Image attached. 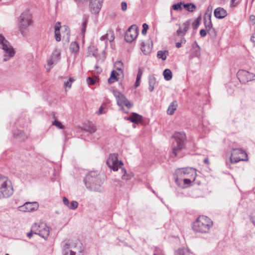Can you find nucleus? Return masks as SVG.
I'll return each instance as SVG.
<instances>
[{
	"mask_svg": "<svg viewBox=\"0 0 255 255\" xmlns=\"http://www.w3.org/2000/svg\"><path fill=\"white\" fill-rule=\"evenodd\" d=\"M104 177L97 171H91L86 176L84 181L87 188L95 191H102L101 185L104 182Z\"/></svg>",
	"mask_w": 255,
	"mask_h": 255,
	"instance_id": "obj_1",
	"label": "nucleus"
},
{
	"mask_svg": "<svg viewBox=\"0 0 255 255\" xmlns=\"http://www.w3.org/2000/svg\"><path fill=\"white\" fill-rule=\"evenodd\" d=\"M213 225V221L208 217L200 216L193 223L192 229L196 233L206 234L209 233Z\"/></svg>",
	"mask_w": 255,
	"mask_h": 255,
	"instance_id": "obj_2",
	"label": "nucleus"
},
{
	"mask_svg": "<svg viewBox=\"0 0 255 255\" xmlns=\"http://www.w3.org/2000/svg\"><path fill=\"white\" fill-rule=\"evenodd\" d=\"M175 141L173 142L172 151L171 154L172 157H181L182 155L180 151L184 148V141L186 139V135L184 132H175L172 136Z\"/></svg>",
	"mask_w": 255,
	"mask_h": 255,
	"instance_id": "obj_3",
	"label": "nucleus"
},
{
	"mask_svg": "<svg viewBox=\"0 0 255 255\" xmlns=\"http://www.w3.org/2000/svg\"><path fill=\"white\" fill-rule=\"evenodd\" d=\"M13 193L11 182L4 176H0V199L8 198Z\"/></svg>",
	"mask_w": 255,
	"mask_h": 255,
	"instance_id": "obj_4",
	"label": "nucleus"
},
{
	"mask_svg": "<svg viewBox=\"0 0 255 255\" xmlns=\"http://www.w3.org/2000/svg\"><path fill=\"white\" fill-rule=\"evenodd\" d=\"M196 176V170L193 168H182L176 170L174 174L175 182L178 184L179 182L184 178H191L195 179Z\"/></svg>",
	"mask_w": 255,
	"mask_h": 255,
	"instance_id": "obj_5",
	"label": "nucleus"
},
{
	"mask_svg": "<svg viewBox=\"0 0 255 255\" xmlns=\"http://www.w3.org/2000/svg\"><path fill=\"white\" fill-rule=\"evenodd\" d=\"M0 48L3 50V61L6 62L13 57L15 55V51L9 42L0 34Z\"/></svg>",
	"mask_w": 255,
	"mask_h": 255,
	"instance_id": "obj_6",
	"label": "nucleus"
},
{
	"mask_svg": "<svg viewBox=\"0 0 255 255\" xmlns=\"http://www.w3.org/2000/svg\"><path fill=\"white\" fill-rule=\"evenodd\" d=\"M31 232L44 239H47L49 235V228L44 223L34 224L31 227Z\"/></svg>",
	"mask_w": 255,
	"mask_h": 255,
	"instance_id": "obj_7",
	"label": "nucleus"
},
{
	"mask_svg": "<svg viewBox=\"0 0 255 255\" xmlns=\"http://www.w3.org/2000/svg\"><path fill=\"white\" fill-rule=\"evenodd\" d=\"M63 250L64 252H68L69 255H83L82 253L83 248L81 243L80 242H77L72 244L65 243L63 246Z\"/></svg>",
	"mask_w": 255,
	"mask_h": 255,
	"instance_id": "obj_8",
	"label": "nucleus"
},
{
	"mask_svg": "<svg viewBox=\"0 0 255 255\" xmlns=\"http://www.w3.org/2000/svg\"><path fill=\"white\" fill-rule=\"evenodd\" d=\"M31 14L28 11H25L21 14L19 16L18 26L22 33L31 24Z\"/></svg>",
	"mask_w": 255,
	"mask_h": 255,
	"instance_id": "obj_9",
	"label": "nucleus"
},
{
	"mask_svg": "<svg viewBox=\"0 0 255 255\" xmlns=\"http://www.w3.org/2000/svg\"><path fill=\"white\" fill-rule=\"evenodd\" d=\"M230 157L232 163H236L241 160H248V155L242 148H233Z\"/></svg>",
	"mask_w": 255,
	"mask_h": 255,
	"instance_id": "obj_10",
	"label": "nucleus"
},
{
	"mask_svg": "<svg viewBox=\"0 0 255 255\" xmlns=\"http://www.w3.org/2000/svg\"><path fill=\"white\" fill-rule=\"evenodd\" d=\"M107 163L109 167L114 171H117L119 168H122L123 166V163L121 161L118 160L117 154L115 153L110 155Z\"/></svg>",
	"mask_w": 255,
	"mask_h": 255,
	"instance_id": "obj_11",
	"label": "nucleus"
},
{
	"mask_svg": "<svg viewBox=\"0 0 255 255\" xmlns=\"http://www.w3.org/2000/svg\"><path fill=\"white\" fill-rule=\"evenodd\" d=\"M113 93L117 99V104L119 106L122 107L125 106L128 109H130L132 106V104L128 101L123 94L116 90H114Z\"/></svg>",
	"mask_w": 255,
	"mask_h": 255,
	"instance_id": "obj_12",
	"label": "nucleus"
},
{
	"mask_svg": "<svg viewBox=\"0 0 255 255\" xmlns=\"http://www.w3.org/2000/svg\"><path fill=\"white\" fill-rule=\"evenodd\" d=\"M237 76L240 82L243 83L255 80V74L244 70H239Z\"/></svg>",
	"mask_w": 255,
	"mask_h": 255,
	"instance_id": "obj_13",
	"label": "nucleus"
},
{
	"mask_svg": "<svg viewBox=\"0 0 255 255\" xmlns=\"http://www.w3.org/2000/svg\"><path fill=\"white\" fill-rule=\"evenodd\" d=\"M138 30L135 25H132L126 31L125 38L128 42H131L137 36Z\"/></svg>",
	"mask_w": 255,
	"mask_h": 255,
	"instance_id": "obj_14",
	"label": "nucleus"
},
{
	"mask_svg": "<svg viewBox=\"0 0 255 255\" xmlns=\"http://www.w3.org/2000/svg\"><path fill=\"white\" fill-rule=\"evenodd\" d=\"M39 205L36 202H27L23 205L18 207V210L21 212H32L38 208Z\"/></svg>",
	"mask_w": 255,
	"mask_h": 255,
	"instance_id": "obj_15",
	"label": "nucleus"
},
{
	"mask_svg": "<svg viewBox=\"0 0 255 255\" xmlns=\"http://www.w3.org/2000/svg\"><path fill=\"white\" fill-rule=\"evenodd\" d=\"M102 0H91L89 7L90 11L93 13H98L102 7Z\"/></svg>",
	"mask_w": 255,
	"mask_h": 255,
	"instance_id": "obj_16",
	"label": "nucleus"
},
{
	"mask_svg": "<svg viewBox=\"0 0 255 255\" xmlns=\"http://www.w3.org/2000/svg\"><path fill=\"white\" fill-rule=\"evenodd\" d=\"M190 26V22L189 21H186L183 23L179 24V27L176 31L177 35L180 37H183L189 29Z\"/></svg>",
	"mask_w": 255,
	"mask_h": 255,
	"instance_id": "obj_17",
	"label": "nucleus"
},
{
	"mask_svg": "<svg viewBox=\"0 0 255 255\" xmlns=\"http://www.w3.org/2000/svg\"><path fill=\"white\" fill-rule=\"evenodd\" d=\"M61 52L60 50L55 49L52 53L51 58L47 61L48 65L49 66L57 63L60 59Z\"/></svg>",
	"mask_w": 255,
	"mask_h": 255,
	"instance_id": "obj_18",
	"label": "nucleus"
},
{
	"mask_svg": "<svg viewBox=\"0 0 255 255\" xmlns=\"http://www.w3.org/2000/svg\"><path fill=\"white\" fill-rule=\"evenodd\" d=\"M214 16L218 19H223L225 17L228 13L226 9L223 7H218L214 10Z\"/></svg>",
	"mask_w": 255,
	"mask_h": 255,
	"instance_id": "obj_19",
	"label": "nucleus"
},
{
	"mask_svg": "<svg viewBox=\"0 0 255 255\" xmlns=\"http://www.w3.org/2000/svg\"><path fill=\"white\" fill-rule=\"evenodd\" d=\"M142 117L135 113H132L131 115L128 118V120L132 123H138L142 120Z\"/></svg>",
	"mask_w": 255,
	"mask_h": 255,
	"instance_id": "obj_20",
	"label": "nucleus"
},
{
	"mask_svg": "<svg viewBox=\"0 0 255 255\" xmlns=\"http://www.w3.org/2000/svg\"><path fill=\"white\" fill-rule=\"evenodd\" d=\"M115 36L113 31L109 30L106 35H103L101 37V40H107L110 42H112L114 40Z\"/></svg>",
	"mask_w": 255,
	"mask_h": 255,
	"instance_id": "obj_21",
	"label": "nucleus"
},
{
	"mask_svg": "<svg viewBox=\"0 0 255 255\" xmlns=\"http://www.w3.org/2000/svg\"><path fill=\"white\" fill-rule=\"evenodd\" d=\"M178 104L177 101H173L169 106L168 109L167 110V113L169 115H172L174 111L176 110Z\"/></svg>",
	"mask_w": 255,
	"mask_h": 255,
	"instance_id": "obj_22",
	"label": "nucleus"
},
{
	"mask_svg": "<svg viewBox=\"0 0 255 255\" xmlns=\"http://www.w3.org/2000/svg\"><path fill=\"white\" fill-rule=\"evenodd\" d=\"M156 83V79L153 76H149L148 78L149 90L152 92L154 88V85Z\"/></svg>",
	"mask_w": 255,
	"mask_h": 255,
	"instance_id": "obj_23",
	"label": "nucleus"
},
{
	"mask_svg": "<svg viewBox=\"0 0 255 255\" xmlns=\"http://www.w3.org/2000/svg\"><path fill=\"white\" fill-rule=\"evenodd\" d=\"M193 52V54L194 56L199 57L200 55V47L197 42L195 41L192 45Z\"/></svg>",
	"mask_w": 255,
	"mask_h": 255,
	"instance_id": "obj_24",
	"label": "nucleus"
},
{
	"mask_svg": "<svg viewBox=\"0 0 255 255\" xmlns=\"http://www.w3.org/2000/svg\"><path fill=\"white\" fill-rule=\"evenodd\" d=\"M140 49L142 52L147 55L151 51V48L148 45L145 44L144 42H142L140 44Z\"/></svg>",
	"mask_w": 255,
	"mask_h": 255,
	"instance_id": "obj_25",
	"label": "nucleus"
},
{
	"mask_svg": "<svg viewBox=\"0 0 255 255\" xmlns=\"http://www.w3.org/2000/svg\"><path fill=\"white\" fill-rule=\"evenodd\" d=\"M204 24L206 27V30L210 34H211L212 33V30H213V31L214 32V29L213 28L211 18H209L208 21L205 20Z\"/></svg>",
	"mask_w": 255,
	"mask_h": 255,
	"instance_id": "obj_26",
	"label": "nucleus"
},
{
	"mask_svg": "<svg viewBox=\"0 0 255 255\" xmlns=\"http://www.w3.org/2000/svg\"><path fill=\"white\" fill-rule=\"evenodd\" d=\"M175 255H192L189 250L186 248H181L178 249L175 252Z\"/></svg>",
	"mask_w": 255,
	"mask_h": 255,
	"instance_id": "obj_27",
	"label": "nucleus"
},
{
	"mask_svg": "<svg viewBox=\"0 0 255 255\" xmlns=\"http://www.w3.org/2000/svg\"><path fill=\"white\" fill-rule=\"evenodd\" d=\"M70 50L72 53H77L79 49V46L77 42H72L70 45Z\"/></svg>",
	"mask_w": 255,
	"mask_h": 255,
	"instance_id": "obj_28",
	"label": "nucleus"
},
{
	"mask_svg": "<svg viewBox=\"0 0 255 255\" xmlns=\"http://www.w3.org/2000/svg\"><path fill=\"white\" fill-rule=\"evenodd\" d=\"M163 74L164 76V78L166 80L169 81L172 79V72L170 69H166L164 70Z\"/></svg>",
	"mask_w": 255,
	"mask_h": 255,
	"instance_id": "obj_29",
	"label": "nucleus"
},
{
	"mask_svg": "<svg viewBox=\"0 0 255 255\" xmlns=\"http://www.w3.org/2000/svg\"><path fill=\"white\" fill-rule=\"evenodd\" d=\"M14 136L20 141H23L26 138V136L22 131H18L17 133H14Z\"/></svg>",
	"mask_w": 255,
	"mask_h": 255,
	"instance_id": "obj_30",
	"label": "nucleus"
},
{
	"mask_svg": "<svg viewBox=\"0 0 255 255\" xmlns=\"http://www.w3.org/2000/svg\"><path fill=\"white\" fill-rule=\"evenodd\" d=\"M168 53V52L167 51L160 50L157 52V57L159 59L165 60L166 59L167 55Z\"/></svg>",
	"mask_w": 255,
	"mask_h": 255,
	"instance_id": "obj_31",
	"label": "nucleus"
},
{
	"mask_svg": "<svg viewBox=\"0 0 255 255\" xmlns=\"http://www.w3.org/2000/svg\"><path fill=\"white\" fill-rule=\"evenodd\" d=\"M84 130L86 132L92 133L95 132L96 131L97 129L95 126L93 125H89L88 126H85L84 128Z\"/></svg>",
	"mask_w": 255,
	"mask_h": 255,
	"instance_id": "obj_32",
	"label": "nucleus"
},
{
	"mask_svg": "<svg viewBox=\"0 0 255 255\" xmlns=\"http://www.w3.org/2000/svg\"><path fill=\"white\" fill-rule=\"evenodd\" d=\"M117 75H118V74L117 73V72L116 71H115L114 70H113L111 73L110 77L108 79L109 83L112 84V83H114L116 81H117Z\"/></svg>",
	"mask_w": 255,
	"mask_h": 255,
	"instance_id": "obj_33",
	"label": "nucleus"
},
{
	"mask_svg": "<svg viewBox=\"0 0 255 255\" xmlns=\"http://www.w3.org/2000/svg\"><path fill=\"white\" fill-rule=\"evenodd\" d=\"M184 7L189 11H193L196 8V6L194 4L192 3H188L183 4Z\"/></svg>",
	"mask_w": 255,
	"mask_h": 255,
	"instance_id": "obj_34",
	"label": "nucleus"
},
{
	"mask_svg": "<svg viewBox=\"0 0 255 255\" xmlns=\"http://www.w3.org/2000/svg\"><path fill=\"white\" fill-rule=\"evenodd\" d=\"M74 79L73 78L70 77L69 80L65 82L64 84V87L65 89L68 88L69 89L71 88L72 83L74 81Z\"/></svg>",
	"mask_w": 255,
	"mask_h": 255,
	"instance_id": "obj_35",
	"label": "nucleus"
},
{
	"mask_svg": "<svg viewBox=\"0 0 255 255\" xmlns=\"http://www.w3.org/2000/svg\"><path fill=\"white\" fill-rule=\"evenodd\" d=\"M122 173H124V174L122 176V179L128 180L130 179H131L132 177L131 174H127L126 170L125 169H122Z\"/></svg>",
	"mask_w": 255,
	"mask_h": 255,
	"instance_id": "obj_36",
	"label": "nucleus"
},
{
	"mask_svg": "<svg viewBox=\"0 0 255 255\" xmlns=\"http://www.w3.org/2000/svg\"><path fill=\"white\" fill-rule=\"evenodd\" d=\"M52 125L56 126L57 128L59 129H63L64 128V126L62 124V123L58 121L57 120H55L52 122Z\"/></svg>",
	"mask_w": 255,
	"mask_h": 255,
	"instance_id": "obj_37",
	"label": "nucleus"
},
{
	"mask_svg": "<svg viewBox=\"0 0 255 255\" xmlns=\"http://www.w3.org/2000/svg\"><path fill=\"white\" fill-rule=\"evenodd\" d=\"M78 206V203L76 201H72L70 203L68 208L71 210H75Z\"/></svg>",
	"mask_w": 255,
	"mask_h": 255,
	"instance_id": "obj_38",
	"label": "nucleus"
},
{
	"mask_svg": "<svg viewBox=\"0 0 255 255\" xmlns=\"http://www.w3.org/2000/svg\"><path fill=\"white\" fill-rule=\"evenodd\" d=\"M115 67L117 70L122 72L123 67V63L121 61H118L115 63Z\"/></svg>",
	"mask_w": 255,
	"mask_h": 255,
	"instance_id": "obj_39",
	"label": "nucleus"
},
{
	"mask_svg": "<svg viewBox=\"0 0 255 255\" xmlns=\"http://www.w3.org/2000/svg\"><path fill=\"white\" fill-rule=\"evenodd\" d=\"M182 2L174 4L172 5V8L175 10H181L182 9Z\"/></svg>",
	"mask_w": 255,
	"mask_h": 255,
	"instance_id": "obj_40",
	"label": "nucleus"
},
{
	"mask_svg": "<svg viewBox=\"0 0 255 255\" xmlns=\"http://www.w3.org/2000/svg\"><path fill=\"white\" fill-rule=\"evenodd\" d=\"M195 179H192L191 178H184L182 179L185 185H190L192 181H194Z\"/></svg>",
	"mask_w": 255,
	"mask_h": 255,
	"instance_id": "obj_41",
	"label": "nucleus"
},
{
	"mask_svg": "<svg viewBox=\"0 0 255 255\" xmlns=\"http://www.w3.org/2000/svg\"><path fill=\"white\" fill-rule=\"evenodd\" d=\"M200 20H201V18L198 17L196 19V21L194 23H193L192 26H193V28L194 29H196L198 27V26L200 24Z\"/></svg>",
	"mask_w": 255,
	"mask_h": 255,
	"instance_id": "obj_42",
	"label": "nucleus"
},
{
	"mask_svg": "<svg viewBox=\"0 0 255 255\" xmlns=\"http://www.w3.org/2000/svg\"><path fill=\"white\" fill-rule=\"evenodd\" d=\"M148 29V25L146 23L142 24V30L141 33L143 35H145L147 33V30Z\"/></svg>",
	"mask_w": 255,
	"mask_h": 255,
	"instance_id": "obj_43",
	"label": "nucleus"
},
{
	"mask_svg": "<svg viewBox=\"0 0 255 255\" xmlns=\"http://www.w3.org/2000/svg\"><path fill=\"white\" fill-rule=\"evenodd\" d=\"M87 82L89 85H94L96 83V79L91 77H88L87 79Z\"/></svg>",
	"mask_w": 255,
	"mask_h": 255,
	"instance_id": "obj_44",
	"label": "nucleus"
},
{
	"mask_svg": "<svg viewBox=\"0 0 255 255\" xmlns=\"http://www.w3.org/2000/svg\"><path fill=\"white\" fill-rule=\"evenodd\" d=\"M55 37L57 41H60L61 40V35L59 31H55Z\"/></svg>",
	"mask_w": 255,
	"mask_h": 255,
	"instance_id": "obj_45",
	"label": "nucleus"
},
{
	"mask_svg": "<svg viewBox=\"0 0 255 255\" xmlns=\"http://www.w3.org/2000/svg\"><path fill=\"white\" fill-rule=\"evenodd\" d=\"M143 71V68H139L138 70V73L137 74L136 77H138V78H141L142 73Z\"/></svg>",
	"mask_w": 255,
	"mask_h": 255,
	"instance_id": "obj_46",
	"label": "nucleus"
},
{
	"mask_svg": "<svg viewBox=\"0 0 255 255\" xmlns=\"http://www.w3.org/2000/svg\"><path fill=\"white\" fill-rule=\"evenodd\" d=\"M63 202L65 206H66L68 207H69V206L70 205V203H69V200H68V199L66 197H64L63 198Z\"/></svg>",
	"mask_w": 255,
	"mask_h": 255,
	"instance_id": "obj_47",
	"label": "nucleus"
},
{
	"mask_svg": "<svg viewBox=\"0 0 255 255\" xmlns=\"http://www.w3.org/2000/svg\"><path fill=\"white\" fill-rule=\"evenodd\" d=\"M121 8L123 11H125L127 9V3L125 1H123L121 3Z\"/></svg>",
	"mask_w": 255,
	"mask_h": 255,
	"instance_id": "obj_48",
	"label": "nucleus"
},
{
	"mask_svg": "<svg viewBox=\"0 0 255 255\" xmlns=\"http://www.w3.org/2000/svg\"><path fill=\"white\" fill-rule=\"evenodd\" d=\"M207 30L205 29H201L200 31V34L201 37H205L207 34Z\"/></svg>",
	"mask_w": 255,
	"mask_h": 255,
	"instance_id": "obj_49",
	"label": "nucleus"
},
{
	"mask_svg": "<svg viewBox=\"0 0 255 255\" xmlns=\"http://www.w3.org/2000/svg\"><path fill=\"white\" fill-rule=\"evenodd\" d=\"M251 220L252 222L255 226V212L252 213L251 216Z\"/></svg>",
	"mask_w": 255,
	"mask_h": 255,
	"instance_id": "obj_50",
	"label": "nucleus"
},
{
	"mask_svg": "<svg viewBox=\"0 0 255 255\" xmlns=\"http://www.w3.org/2000/svg\"><path fill=\"white\" fill-rule=\"evenodd\" d=\"M251 42H253V45L255 46V32L252 34V35L251 37Z\"/></svg>",
	"mask_w": 255,
	"mask_h": 255,
	"instance_id": "obj_51",
	"label": "nucleus"
},
{
	"mask_svg": "<svg viewBox=\"0 0 255 255\" xmlns=\"http://www.w3.org/2000/svg\"><path fill=\"white\" fill-rule=\"evenodd\" d=\"M141 78H138L136 77V81L135 83V87H137L140 85V80Z\"/></svg>",
	"mask_w": 255,
	"mask_h": 255,
	"instance_id": "obj_52",
	"label": "nucleus"
},
{
	"mask_svg": "<svg viewBox=\"0 0 255 255\" xmlns=\"http://www.w3.org/2000/svg\"><path fill=\"white\" fill-rule=\"evenodd\" d=\"M250 20L252 22L253 24H255V16L252 15L250 16Z\"/></svg>",
	"mask_w": 255,
	"mask_h": 255,
	"instance_id": "obj_53",
	"label": "nucleus"
},
{
	"mask_svg": "<svg viewBox=\"0 0 255 255\" xmlns=\"http://www.w3.org/2000/svg\"><path fill=\"white\" fill-rule=\"evenodd\" d=\"M59 24H60L59 22H57L56 24V25L55 26V31H59L60 27V26H59Z\"/></svg>",
	"mask_w": 255,
	"mask_h": 255,
	"instance_id": "obj_54",
	"label": "nucleus"
},
{
	"mask_svg": "<svg viewBox=\"0 0 255 255\" xmlns=\"http://www.w3.org/2000/svg\"><path fill=\"white\" fill-rule=\"evenodd\" d=\"M104 109V108L103 106H101L97 112L98 115H101V114L104 113V112H103Z\"/></svg>",
	"mask_w": 255,
	"mask_h": 255,
	"instance_id": "obj_55",
	"label": "nucleus"
},
{
	"mask_svg": "<svg viewBox=\"0 0 255 255\" xmlns=\"http://www.w3.org/2000/svg\"><path fill=\"white\" fill-rule=\"evenodd\" d=\"M211 10H212V7L211 6H208V7L207 8V11L209 12L210 18L211 17Z\"/></svg>",
	"mask_w": 255,
	"mask_h": 255,
	"instance_id": "obj_56",
	"label": "nucleus"
},
{
	"mask_svg": "<svg viewBox=\"0 0 255 255\" xmlns=\"http://www.w3.org/2000/svg\"><path fill=\"white\" fill-rule=\"evenodd\" d=\"M181 42H177L176 43V47L178 48H180L181 47Z\"/></svg>",
	"mask_w": 255,
	"mask_h": 255,
	"instance_id": "obj_57",
	"label": "nucleus"
},
{
	"mask_svg": "<svg viewBox=\"0 0 255 255\" xmlns=\"http://www.w3.org/2000/svg\"><path fill=\"white\" fill-rule=\"evenodd\" d=\"M32 234H34V233L32 232L31 231L30 232V233H27V236L29 238H30L32 236Z\"/></svg>",
	"mask_w": 255,
	"mask_h": 255,
	"instance_id": "obj_58",
	"label": "nucleus"
},
{
	"mask_svg": "<svg viewBox=\"0 0 255 255\" xmlns=\"http://www.w3.org/2000/svg\"><path fill=\"white\" fill-rule=\"evenodd\" d=\"M182 37V38H181V42H180L181 43V44H182V43H185V42H186V39H185V38H184L183 37Z\"/></svg>",
	"mask_w": 255,
	"mask_h": 255,
	"instance_id": "obj_59",
	"label": "nucleus"
},
{
	"mask_svg": "<svg viewBox=\"0 0 255 255\" xmlns=\"http://www.w3.org/2000/svg\"><path fill=\"white\" fill-rule=\"evenodd\" d=\"M87 25V20H85L83 22L82 26H83V27H86V28Z\"/></svg>",
	"mask_w": 255,
	"mask_h": 255,
	"instance_id": "obj_60",
	"label": "nucleus"
},
{
	"mask_svg": "<svg viewBox=\"0 0 255 255\" xmlns=\"http://www.w3.org/2000/svg\"><path fill=\"white\" fill-rule=\"evenodd\" d=\"M204 162L207 164H209V161L207 158L204 159Z\"/></svg>",
	"mask_w": 255,
	"mask_h": 255,
	"instance_id": "obj_61",
	"label": "nucleus"
},
{
	"mask_svg": "<svg viewBox=\"0 0 255 255\" xmlns=\"http://www.w3.org/2000/svg\"><path fill=\"white\" fill-rule=\"evenodd\" d=\"M86 28V27L82 26L81 30L83 33H84L85 32Z\"/></svg>",
	"mask_w": 255,
	"mask_h": 255,
	"instance_id": "obj_62",
	"label": "nucleus"
},
{
	"mask_svg": "<svg viewBox=\"0 0 255 255\" xmlns=\"http://www.w3.org/2000/svg\"><path fill=\"white\" fill-rule=\"evenodd\" d=\"M236 0H231L232 4L231 5H233L234 2Z\"/></svg>",
	"mask_w": 255,
	"mask_h": 255,
	"instance_id": "obj_63",
	"label": "nucleus"
},
{
	"mask_svg": "<svg viewBox=\"0 0 255 255\" xmlns=\"http://www.w3.org/2000/svg\"><path fill=\"white\" fill-rule=\"evenodd\" d=\"M239 156H241V157H243V158H245V156H243V154H240V155H239Z\"/></svg>",
	"mask_w": 255,
	"mask_h": 255,
	"instance_id": "obj_64",
	"label": "nucleus"
}]
</instances>
